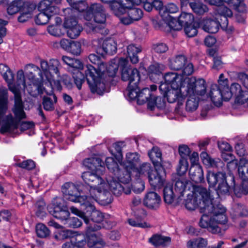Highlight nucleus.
<instances>
[{"label":"nucleus","mask_w":248,"mask_h":248,"mask_svg":"<svg viewBox=\"0 0 248 248\" xmlns=\"http://www.w3.org/2000/svg\"><path fill=\"white\" fill-rule=\"evenodd\" d=\"M63 197L67 200L79 203L83 205L87 201V196H80L77 186L70 182L65 183L62 186Z\"/></svg>","instance_id":"obj_12"},{"label":"nucleus","mask_w":248,"mask_h":248,"mask_svg":"<svg viewBox=\"0 0 248 248\" xmlns=\"http://www.w3.org/2000/svg\"><path fill=\"white\" fill-rule=\"evenodd\" d=\"M71 6V9L78 11H84L87 9L85 0H66Z\"/></svg>","instance_id":"obj_47"},{"label":"nucleus","mask_w":248,"mask_h":248,"mask_svg":"<svg viewBox=\"0 0 248 248\" xmlns=\"http://www.w3.org/2000/svg\"><path fill=\"white\" fill-rule=\"evenodd\" d=\"M87 209V212H91V219L94 222L100 223L104 220V216L102 213L95 209L94 206L88 200L83 205Z\"/></svg>","instance_id":"obj_28"},{"label":"nucleus","mask_w":248,"mask_h":248,"mask_svg":"<svg viewBox=\"0 0 248 248\" xmlns=\"http://www.w3.org/2000/svg\"><path fill=\"white\" fill-rule=\"evenodd\" d=\"M62 0H42L38 4V8L40 11L49 13H57L58 9L54 4H59Z\"/></svg>","instance_id":"obj_23"},{"label":"nucleus","mask_w":248,"mask_h":248,"mask_svg":"<svg viewBox=\"0 0 248 248\" xmlns=\"http://www.w3.org/2000/svg\"><path fill=\"white\" fill-rule=\"evenodd\" d=\"M108 186L113 194L116 196L121 195L123 193L129 194L131 192V188L129 186H123L117 180L112 178L108 180Z\"/></svg>","instance_id":"obj_19"},{"label":"nucleus","mask_w":248,"mask_h":248,"mask_svg":"<svg viewBox=\"0 0 248 248\" xmlns=\"http://www.w3.org/2000/svg\"><path fill=\"white\" fill-rule=\"evenodd\" d=\"M193 194L200 202V211L203 213L199 225L207 228L213 233L221 232L219 225L227 222L225 213L226 209L222 205L211 199L209 191L205 187L196 186L193 188Z\"/></svg>","instance_id":"obj_1"},{"label":"nucleus","mask_w":248,"mask_h":248,"mask_svg":"<svg viewBox=\"0 0 248 248\" xmlns=\"http://www.w3.org/2000/svg\"><path fill=\"white\" fill-rule=\"evenodd\" d=\"M0 73L8 83V85L12 84L11 82L14 79V75L5 63H0Z\"/></svg>","instance_id":"obj_41"},{"label":"nucleus","mask_w":248,"mask_h":248,"mask_svg":"<svg viewBox=\"0 0 248 248\" xmlns=\"http://www.w3.org/2000/svg\"><path fill=\"white\" fill-rule=\"evenodd\" d=\"M102 49L107 54H113L117 50L116 44L113 40H106L102 45Z\"/></svg>","instance_id":"obj_48"},{"label":"nucleus","mask_w":248,"mask_h":248,"mask_svg":"<svg viewBox=\"0 0 248 248\" xmlns=\"http://www.w3.org/2000/svg\"><path fill=\"white\" fill-rule=\"evenodd\" d=\"M69 66V70L73 72L75 71L76 74L74 73L73 76L74 79V82L78 90H81L82 84L85 81V77L84 75L79 71L83 68V63H67Z\"/></svg>","instance_id":"obj_17"},{"label":"nucleus","mask_w":248,"mask_h":248,"mask_svg":"<svg viewBox=\"0 0 248 248\" xmlns=\"http://www.w3.org/2000/svg\"><path fill=\"white\" fill-rule=\"evenodd\" d=\"M186 103V111L192 112L197 109L199 105V98L196 96H189Z\"/></svg>","instance_id":"obj_50"},{"label":"nucleus","mask_w":248,"mask_h":248,"mask_svg":"<svg viewBox=\"0 0 248 248\" xmlns=\"http://www.w3.org/2000/svg\"><path fill=\"white\" fill-rule=\"evenodd\" d=\"M87 244L86 236L78 234L72 237L69 242L63 244L62 248H85Z\"/></svg>","instance_id":"obj_21"},{"label":"nucleus","mask_w":248,"mask_h":248,"mask_svg":"<svg viewBox=\"0 0 248 248\" xmlns=\"http://www.w3.org/2000/svg\"><path fill=\"white\" fill-rule=\"evenodd\" d=\"M165 82L169 86L170 85L171 88L181 90L184 92V88L186 85L185 83L186 78L183 77L176 73H168L164 76Z\"/></svg>","instance_id":"obj_16"},{"label":"nucleus","mask_w":248,"mask_h":248,"mask_svg":"<svg viewBox=\"0 0 248 248\" xmlns=\"http://www.w3.org/2000/svg\"><path fill=\"white\" fill-rule=\"evenodd\" d=\"M126 2V3L114 2L110 5V8L122 23L125 25H129L134 21L140 20L143 16V13L140 8L127 5L131 3L130 2Z\"/></svg>","instance_id":"obj_6"},{"label":"nucleus","mask_w":248,"mask_h":248,"mask_svg":"<svg viewBox=\"0 0 248 248\" xmlns=\"http://www.w3.org/2000/svg\"><path fill=\"white\" fill-rule=\"evenodd\" d=\"M117 175L119 182L123 183L124 186L128 184L131 181V176L135 174L133 171L130 169H126L124 168V170H117Z\"/></svg>","instance_id":"obj_34"},{"label":"nucleus","mask_w":248,"mask_h":248,"mask_svg":"<svg viewBox=\"0 0 248 248\" xmlns=\"http://www.w3.org/2000/svg\"><path fill=\"white\" fill-rule=\"evenodd\" d=\"M189 174L192 181L196 183H201L204 179L202 169L199 164L191 166Z\"/></svg>","instance_id":"obj_29"},{"label":"nucleus","mask_w":248,"mask_h":248,"mask_svg":"<svg viewBox=\"0 0 248 248\" xmlns=\"http://www.w3.org/2000/svg\"><path fill=\"white\" fill-rule=\"evenodd\" d=\"M208 245V241L202 237H197L187 241L186 246L187 248H203Z\"/></svg>","instance_id":"obj_39"},{"label":"nucleus","mask_w":248,"mask_h":248,"mask_svg":"<svg viewBox=\"0 0 248 248\" xmlns=\"http://www.w3.org/2000/svg\"><path fill=\"white\" fill-rule=\"evenodd\" d=\"M188 167L187 159H180L177 168L178 174L182 176L186 173Z\"/></svg>","instance_id":"obj_60"},{"label":"nucleus","mask_w":248,"mask_h":248,"mask_svg":"<svg viewBox=\"0 0 248 248\" xmlns=\"http://www.w3.org/2000/svg\"><path fill=\"white\" fill-rule=\"evenodd\" d=\"M141 51L139 47L131 45L127 46V52L128 56L126 58L120 57L119 62H138L139 61L137 54Z\"/></svg>","instance_id":"obj_27"},{"label":"nucleus","mask_w":248,"mask_h":248,"mask_svg":"<svg viewBox=\"0 0 248 248\" xmlns=\"http://www.w3.org/2000/svg\"><path fill=\"white\" fill-rule=\"evenodd\" d=\"M138 84H134V83H129L125 93L131 99L138 98L139 95V89H138Z\"/></svg>","instance_id":"obj_51"},{"label":"nucleus","mask_w":248,"mask_h":248,"mask_svg":"<svg viewBox=\"0 0 248 248\" xmlns=\"http://www.w3.org/2000/svg\"><path fill=\"white\" fill-rule=\"evenodd\" d=\"M125 1L130 2L132 5H139L143 3L144 9L148 12H150L153 8V3L148 1L147 0H125Z\"/></svg>","instance_id":"obj_59"},{"label":"nucleus","mask_w":248,"mask_h":248,"mask_svg":"<svg viewBox=\"0 0 248 248\" xmlns=\"http://www.w3.org/2000/svg\"><path fill=\"white\" fill-rule=\"evenodd\" d=\"M238 171L239 176L242 180H248V161L246 159H240Z\"/></svg>","instance_id":"obj_40"},{"label":"nucleus","mask_w":248,"mask_h":248,"mask_svg":"<svg viewBox=\"0 0 248 248\" xmlns=\"http://www.w3.org/2000/svg\"><path fill=\"white\" fill-rule=\"evenodd\" d=\"M179 7L173 3H170L165 6L164 8L160 10V15L164 20L169 16V14H174L179 11Z\"/></svg>","instance_id":"obj_43"},{"label":"nucleus","mask_w":248,"mask_h":248,"mask_svg":"<svg viewBox=\"0 0 248 248\" xmlns=\"http://www.w3.org/2000/svg\"><path fill=\"white\" fill-rule=\"evenodd\" d=\"M188 184V181L187 180L184 178L178 179L176 180L174 189L176 192L182 194L184 191L186 186V185Z\"/></svg>","instance_id":"obj_56"},{"label":"nucleus","mask_w":248,"mask_h":248,"mask_svg":"<svg viewBox=\"0 0 248 248\" xmlns=\"http://www.w3.org/2000/svg\"><path fill=\"white\" fill-rule=\"evenodd\" d=\"M153 167L149 163H144L140 167L139 169L136 168L133 170V173H135L136 177H144L149 175L154 171Z\"/></svg>","instance_id":"obj_33"},{"label":"nucleus","mask_w":248,"mask_h":248,"mask_svg":"<svg viewBox=\"0 0 248 248\" xmlns=\"http://www.w3.org/2000/svg\"><path fill=\"white\" fill-rule=\"evenodd\" d=\"M219 26L221 27V20L219 21L218 18L217 21L207 19L204 22L203 29L207 32L215 33L218 31Z\"/></svg>","instance_id":"obj_31"},{"label":"nucleus","mask_w":248,"mask_h":248,"mask_svg":"<svg viewBox=\"0 0 248 248\" xmlns=\"http://www.w3.org/2000/svg\"><path fill=\"white\" fill-rule=\"evenodd\" d=\"M225 172L222 171H218L217 173L213 172H208L206 178L207 182L210 187H214L218 183L219 181H222V179L225 178Z\"/></svg>","instance_id":"obj_32"},{"label":"nucleus","mask_w":248,"mask_h":248,"mask_svg":"<svg viewBox=\"0 0 248 248\" xmlns=\"http://www.w3.org/2000/svg\"><path fill=\"white\" fill-rule=\"evenodd\" d=\"M107 184L104 183L102 185L96 188H92L90 190V194L87 196V200L92 204L93 201L100 202L103 204H108L112 202L111 195L107 190Z\"/></svg>","instance_id":"obj_11"},{"label":"nucleus","mask_w":248,"mask_h":248,"mask_svg":"<svg viewBox=\"0 0 248 248\" xmlns=\"http://www.w3.org/2000/svg\"><path fill=\"white\" fill-rule=\"evenodd\" d=\"M120 63H93L94 65H86L85 74L92 93L102 95L105 89L106 84L111 78L115 76Z\"/></svg>","instance_id":"obj_2"},{"label":"nucleus","mask_w":248,"mask_h":248,"mask_svg":"<svg viewBox=\"0 0 248 248\" xmlns=\"http://www.w3.org/2000/svg\"><path fill=\"white\" fill-rule=\"evenodd\" d=\"M189 6L197 14L202 15L208 11L207 6L198 0H193L189 2Z\"/></svg>","instance_id":"obj_45"},{"label":"nucleus","mask_w":248,"mask_h":248,"mask_svg":"<svg viewBox=\"0 0 248 248\" xmlns=\"http://www.w3.org/2000/svg\"><path fill=\"white\" fill-rule=\"evenodd\" d=\"M165 106V101L159 96L153 97L152 100H150L148 102V108L151 110L154 109L155 106H156L159 108H162Z\"/></svg>","instance_id":"obj_53"},{"label":"nucleus","mask_w":248,"mask_h":248,"mask_svg":"<svg viewBox=\"0 0 248 248\" xmlns=\"http://www.w3.org/2000/svg\"><path fill=\"white\" fill-rule=\"evenodd\" d=\"M164 200L166 203L171 204L175 199V194L173 191L172 184L167 183L165 186L163 190Z\"/></svg>","instance_id":"obj_35"},{"label":"nucleus","mask_w":248,"mask_h":248,"mask_svg":"<svg viewBox=\"0 0 248 248\" xmlns=\"http://www.w3.org/2000/svg\"><path fill=\"white\" fill-rule=\"evenodd\" d=\"M121 78L123 81H128L129 83L135 85L139 83L140 78L137 69L132 68L129 63H120Z\"/></svg>","instance_id":"obj_15"},{"label":"nucleus","mask_w":248,"mask_h":248,"mask_svg":"<svg viewBox=\"0 0 248 248\" xmlns=\"http://www.w3.org/2000/svg\"><path fill=\"white\" fill-rule=\"evenodd\" d=\"M68 51L74 55H79L81 52V44L79 42L72 41Z\"/></svg>","instance_id":"obj_63"},{"label":"nucleus","mask_w":248,"mask_h":248,"mask_svg":"<svg viewBox=\"0 0 248 248\" xmlns=\"http://www.w3.org/2000/svg\"><path fill=\"white\" fill-rule=\"evenodd\" d=\"M42 104L44 108L46 111H52L54 109L53 102L48 97L44 96L43 97Z\"/></svg>","instance_id":"obj_64"},{"label":"nucleus","mask_w":248,"mask_h":248,"mask_svg":"<svg viewBox=\"0 0 248 248\" xmlns=\"http://www.w3.org/2000/svg\"><path fill=\"white\" fill-rule=\"evenodd\" d=\"M140 161V155L137 153H128L126 155V160L123 165L126 169L131 170L133 171L136 166Z\"/></svg>","instance_id":"obj_30"},{"label":"nucleus","mask_w":248,"mask_h":248,"mask_svg":"<svg viewBox=\"0 0 248 248\" xmlns=\"http://www.w3.org/2000/svg\"><path fill=\"white\" fill-rule=\"evenodd\" d=\"M159 90L164 97L170 103L178 101L179 104L182 105L185 97L187 96L186 93L183 92L181 90L170 88L166 83H161Z\"/></svg>","instance_id":"obj_13"},{"label":"nucleus","mask_w":248,"mask_h":248,"mask_svg":"<svg viewBox=\"0 0 248 248\" xmlns=\"http://www.w3.org/2000/svg\"><path fill=\"white\" fill-rule=\"evenodd\" d=\"M190 153V150L187 146L182 145L179 146V153L181 156V159H187Z\"/></svg>","instance_id":"obj_62"},{"label":"nucleus","mask_w":248,"mask_h":248,"mask_svg":"<svg viewBox=\"0 0 248 248\" xmlns=\"http://www.w3.org/2000/svg\"><path fill=\"white\" fill-rule=\"evenodd\" d=\"M185 206L189 210H194L197 207L200 208V202L193 194L188 195L185 201Z\"/></svg>","instance_id":"obj_49"},{"label":"nucleus","mask_w":248,"mask_h":248,"mask_svg":"<svg viewBox=\"0 0 248 248\" xmlns=\"http://www.w3.org/2000/svg\"><path fill=\"white\" fill-rule=\"evenodd\" d=\"M33 9V6L29 5L28 3L25 4L20 11V15L18 18L19 22H24L30 18L32 16Z\"/></svg>","instance_id":"obj_38"},{"label":"nucleus","mask_w":248,"mask_h":248,"mask_svg":"<svg viewBox=\"0 0 248 248\" xmlns=\"http://www.w3.org/2000/svg\"><path fill=\"white\" fill-rule=\"evenodd\" d=\"M200 156L203 163L206 166L216 168L218 170H222L225 167L224 163L220 159L212 158L206 152H202Z\"/></svg>","instance_id":"obj_24"},{"label":"nucleus","mask_w":248,"mask_h":248,"mask_svg":"<svg viewBox=\"0 0 248 248\" xmlns=\"http://www.w3.org/2000/svg\"><path fill=\"white\" fill-rule=\"evenodd\" d=\"M41 67L44 72H49L50 74L59 73L57 66L53 63H41Z\"/></svg>","instance_id":"obj_57"},{"label":"nucleus","mask_w":248,"mask_h":248,"mask_svg":"<svg viewBox=\"0 0 248 248\" xmlns=\"http://www.w3.org/2000/svg\"><path fill=\"white\" fill-rule=\"evenodd\" d=\"M163 70V67L158 63H153L148 68V73L150 74L159 75Z\"/></svg>","instance_id":"obj_61"},{"label":"nucleus","mask_w":248,"mask_h":248,"mask_svg":"<svg viewBox=\"0 0 248 248\" xmlns=\"http://www.w3.org/2000/svg\"><path fill=\"white\" fill-rule=\"evenodd\" d=\"M27 3L21 0H13L7 7L8 14L12 15L20 12L25 4Z\"/></svg>","instance_id":"obj_37"},{"label":"nucleus","mask_w":248,"mask_h":248,"mask_svg":"<svg viewBox=\"0 0 248 248\" xmlns=\"http://www.w3.org/2000/svg\"><path fill=\"white\" fill-rule=\"evenodd\" d=\"M35 17V22L37 25H43L47 23L49 21L51 22L53 17L50 13L40 11Z\"/></svg>","instance_id":"obj_42"},{"label":"nucleus","mask_w":248,"mask_h":248,"mask_svg":"<svg viewBox=\"0 0 248 248\" xmlns=\"http://www.w3.org/2000/svg\"><path fill=\"white\" fill-rule=\"evenodd\" d=\"M36 232L37 236L41 238H45L49 235V230L43 224L39 223L36 226Z\"/></svg>","instance_id":"obj_55"},{"label":"nucleus","mask_w":248,"mask_h":248,"mask_svg":"<svg viewBox=\"0 0 248 248\" xmlns=\"http://www.w3.org/2000/svg\"><path fill=\"white\" fill-rule=\"evenodd\" d=\"M150 242L155 246H166L170 243V238L160 235H155L150 238Z\"/></svg>","instance_id":"obj_44"},{"label":"nucleus","mask_w":248,"mask_h":248,"mask_svg":"<svg viewBox=\"0 0 248 248\" xmlns=\"http://www.w3.org/2000/svg\"><path fill=\"white\" fill-rule=\"evenodd\" d=\"M165 172V170L164 172H163L155 169V170L149 175L148 177L149 182L152 187L155 188H160L164 185L165 181L161 174H164Z\"/></svg>","instance_id":"obj_26"},{"label":"nucleus","mask_w":248,"mask_h":248,"mask_svg":"<svg viewBox=\"0 0 248 248\" xmlns=\"http://www.w3.org/2000/svg\"><path fill=\"white\" fill-rule=\"evenodd\" d=\"M9 89L14 94L15 104L13 112L16 118L11 114L2 118V124L0 129L2 134L10 132L18 128L20 121L26 118L24 111V105L21 99L20 90L14 84H9Z\"/></svg>","instance_id":"obj_3"},{"label":"nucleus","mask_w":248,"mask_h":248,"mask_svg":"<svg viewBox=\"0 0 248 248\" xmlns=\"http://www.w3.org/2000/svg\"><path fill=\"white\" fill-rule=\"evenodd\" d=\"M185 83L186 84L184 88L185 93L187 96L203 95L206 93L205 81L202 78L197 79L195 77H186Z\"/></svg>","instance_id":"obj_10"},{"label":"nucleus","mask_w":248,"mask_h":248,"mask_svg":"<svg viewBox=\"0 0 248 248\" xmlns=\"http://www.w3.org/2000/svg\"><path fill=\"white\" fill-rule=\"evenodd\" d=\"M47 208L54 217L65 220V224L69 227L76 228L82 225L81 220L77 217L69 218L70 213L67 207L64 205L63 200L60 198H54Z\"/></svg>","instance_id":"obj_7"},{"label":"nucleus","mask_w":248,"mask_h":248,"mask_svg":"<svg viewBox=\"0 0 248 248\" xmlns=\"http://www.w3.org/2000/svg\"><path fill=\"white\" fill-rule=\"evenodd\" d=\"M85 234L88 246H99L101 248H104L106 246L103 235L100 232Z\"/></svg>","instance_id":"obj_25"},{"label":"nucleus","mask_w":248,"mask_h":248,"mask_svg":"<svg viewBox=\"0 0 248 248\" xmlns=\"http://www.w3.org/2000/svg\"><path fill=\"white\" fill-rule=\"evenodd\" d=\"M46 204L43 200L37 201L34 204V211L36 215L39 217H43L46 214Z\"/></svg>","instance_id":"obj_52"},{"label":"nucleus","mask_w":248,"mask_h":248,"mask_svg":"<svg viewBox=\"0 0 248 248\" xmlns=\"http://www.w3.org/2000/svg\"><path fill=\"white\" fill-rule=\"evenodd\" d=\"M161 202L160 196L155 192L150 191L145 196L143 204L149 209H156L159 207Z\"/></svg>","instance_id":"obj_20"},{"label":"nucleus","mask_w":248,"mask_h":248,"mask_svg":"<svg viewBox=\"0 0 248 248\" xmlns=\"http://www.w3.org/2000/svg\"><path fill=\"white\" fill-rule=\"evenodd\" d=\"M184 31L186 35L189 37L195 36L198 32L197 27L195 26V23L193 24H188L186 22Z\"/></svg>","instance_id":"obj_58"},{"label":"nucleus","mask_w":248,"mask_h":248,"mask_svg":"<svg viewBox=\"0 0 248 248\" xmlns=\"http://www.w3.org/2000/svg\"><path fill=\"white\" fill-rule=\"evenodd\" d=\"M82 12L71 8H66L63 11L65 16L63 26L67 29V35L71 38H77L82 31V27L78 24L76 19V17Z\"/></svg>","instance_id":"obj_8"},{"label":"nucleus","mask_w":248,"mask_h":248,"mask_svg":"<svg viewBox=\"0 0 248 248\" xmlns=\"http://www.w3.org/2000/svg\"><path fill=\"white\" fill-rule=\"evenodd\" d=\"M225 79L227 80V88L225 90V99L229 100L234 95L236 97L239 103H244L248 98V92L243 91L241 85L235 82L232 83L231 87H229L228 78H225Z\"/></svg>","instance_id":"obj_14"},{"label":"nucleus","mask_w":248,"mask_h":248,"mask_svg":"<svg viewBox=\"0 0 248 248\" xmlns=\"http://www.w3.org/2000/svg\"><path fill=\"white\" fill-rule=\"evenodd\" d=\"M216 11L220 17L221 28L223 30H227L228 25V17L232 16V10L225 5L220 4L217 6Z\"/></svg>","instance_id":"obj_22"},{"label":"nucleus","mask_w":248,"mask_h":248,"mask_svg":"<svg viewBox=\"0 0 248 248\" xmlns=\"http://www.w3.org/2000/svg\"><path fill=\"white\" fill-rule=\"evenodd\" d=\"M84 18L87 21L84 29L88 33L100 32L103 27L98 24H104L106 20V13L101 4L94 3L83 13Z\"/></svg>","instance_id":"obj_5"},{"label":"nucleus","mask_w":248,"mask_h":248,"mask_svg":"<svg viewBox=\"0 0 248 248\" xmlns=\"http://www.w3.org/2000/svg\"><path fill=\"white\" fill-rule=\"evenodd\" d=\"M153 98V96L149 89L145 88L139 93L137 103L139 105H142L147 102L148 106L149 101L152 100Z\"/></svg>","instance_id":"obj_36"},{"label":"nucleus","mask_w":248,"mask_h":248,"mask_svg":"<svg viewBox=\"0 0 248 248\" xmlns=\"http://www.w3.org/2000/svg\"><path fill=\"white\" fill-rule=\"evenodd\" d=\"M148 156L153 162L155 169L164 172V167L162 160V153L160 149L156 147H153L148 152Z\"/></svg>","instance_id":"obj_18"},{"label":"nucleus","mask_w":248,"mask_h":248,"mask_svg":"<svg viewBox=\"0 0 248 248\" xmlns=\"http://www.w3.org/2000/svg\"><path fill=\"white\" fill-rule=\"evenodd\" d=\"M233 191L235 195L240 197L241 194L246 195L248 193V180H242L240 187L235 186L233 184Z\"/></svg>","instance_id":"obj_54"},{"label":"nucleus","mask_w":248,"mask_h":248,"mask_svg":"<svg viewBox=\"0 0 248 248\" xmlns=\"http://www.w3.org/2000/svg\"><path fill=\"white\" fill-rule=\"evenodd\" d=\"M83 165L90 170L95 172L86 171L82 174L84 181L90 186L92 188H96L102 185L105 181L101 177L105 170L104 163L99 157H92L85 159Z\"/></svg>","instance_id":"obj_4"},{"label":"nucleus","mask_w":248,"mask_h":248,"mask_svg":"<svg viewBox=\"0 0 248 248\" xmlns=\"http://www.w3.org/2000/svg\"><path fill=\"white\" fill-rule=\"evenodd\" d=\"M226 175L225 176V178L222 179V181H219L218 183V186L217 188V192L218 193H220L221 194H227L229 192L230 189L232 187H234L233 185L229 186L226 180ZM231 180L232 181L233 184L234 183V179L233 177H231Z\"/></svg>","instance_id":"obj_46"},{"label":"nucleus","mask_w":248,"mask_h":248,"mask_svg":"<svg viewBox=\"0 0 248 248\" xmlns=\"http://www.w3.org/2000/svg\"><path fill=\"white\" fill-rule=\"evenodd\" d=\"M218 84H212L211 86L209 96L213 103L217 106H220L223 100L228 101L225 99V90L227 88V80L225 79L223 74L219 75Z\"/></svg>","instance_id":"obj_9"}]
</instances>
